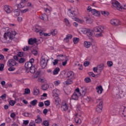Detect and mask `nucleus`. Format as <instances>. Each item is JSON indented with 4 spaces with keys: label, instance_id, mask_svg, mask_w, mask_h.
Masks as SVG:
<instances>
[{
    "label": "nucleus",
    "instance_id": "obj_1",
    "mask_svg": "<svg viewBox=\"0 0 126 126\" xmlns=\"http://www.w3.org/2000/svg\"><path fill=\"white\" fill-rule=\"evenodd\" d=\"M104 27L103 26H98L94 28L93 30L90 28L85 27L80 28L78 29V32L80 34H84L88 37H92L93 36V32L96 33L94 34L95 38H101L103 37L104 33Z\"/></svg>",
    "mask_w": 126,
    "mask_h": 126
},
{
    "label": "nucleus",
    "instance_id": "obj_2",
    "mask_svg": "<svg viewBox=\"0 0 126 126\" xmlns=\"http://www.w3.org/2000/svg\"><path fill=\"white\" fill-rule=\"evenodd\" d=\"M67 15L70 17H71L74 21L78 22V23H84L85 20L88 24H91L93 23V19L88 18L87 17H83L82 19L75 17L76 15H78V9L76 7H72L68 9L67 12Z\"/></svg>",
    "mask_w": 126,
    "mask_h": 126
},
{
    "label": "nucleus",
    "instance_id": "obj_3",
    "mask_svg": "<svg viewBox=\"0 0 126 126\" xmlns=\"http://www.w3.org/2000/svg\"><path fill=\"white\" fill-rule=\"evenodd\" d=\"M1 31L5 32L3 37L0 38V40L2 43H10L14 39L15 35H17V32L15 30H12L8 27L2 28Z\"/></svg>",
    "mask_w": 126,
    "mask_h": 126
},
{
    "label": "nucleus",
    "instance_id": "obj_4",
    "mask_svg": "<svg viewBox=\"0 0 126 126\" xmlns=\"http://www.w3.org/2000/svg\"><path fill=\"white\" fill-rule=\"evenodd\" d=\"M87 93V88L85 87H82L80 89L77 88L75 89V91L71 96L72 100L77 101L79 100L80 97L83 98Z\"/></svg>",
    "mask_w": 126,
    "mask_h": 126
},
{
    "label": "nucleus",
    "instance_id": "obj_5",
    "mask_svg": "<svg viewBox=\"0 0 126 126\" xmlns=\"http://www.w3.org/2000/svg\"><path fill=\"white\" fill-rule=\"evenodd\" d=\"M80 110L81 109L80 106L77 107L76 110L78 112L76 113L74 116V121L76 124H77V125H80V124H81V119L80 118H81L83 112Z\"/></svg>",
    "mask_w": 126,
    "mask_h": 126
},
{
    "label": "nucleus",
    "instance_id": "obj_6",
    "mask_svg": "<svg viewBox=\"0 0 126 126\" xmlns=\"http://www.w3.org/2000/svg\"><path fill=\"white\" fill-rule=\"evenodd\" d=\"M111 4L113 7L114 8H117L118 10L122 11V9L123 8V5H121V3L117 0H112L111 1Z\"/></svg>",
    "mask_w": 126,
    "mask_h": 126
},
{
    "label": "nucleus",
    "instance_id": "obj_7",
    "mask_svg": "<svg viewBox=\"0 0 126 126\" xmlns=\"http://www.w3.org/2000/svg\"><path fill=\"white\" fill-rule=\"evenodd\" d=\"M97 103H99L97 105L96 112L98 114H100L102 113V111H103V100H102V99L101 98H98L97 100Z\"/></svg>",
    "mask_w": 126,
    "mask_h": 126
},
{
    "label": "nucleus",
    "instance_id": "obj_8",
    "mask_svg": "<svg viewBox=\"0 0 126 126\" xmlns=\"http://www.w3.org/2000/svg\"><path fill=\"white\" fill-rule=\"evenodd\" d=\"M49 61V57L47 55H45L42 57L40 61V65L42 68H45L47 66V63Z\"/></svg>",
    "mask_w": 126,
    "mask_h": 126
},
{
    "label": "nucleus",
    "instance_id": "obj_9",
    "mask_svg": "<svg viewBox=\"0 0 126 126\" xmlns=\"http://www.w3.org/2000/svg\"><path fill=\"white\" fill-rule=\"evenodd\" d=\"M126 94V91L125 89H119L118 92L115 94V98H121L125 97Z\"/></svg>",
    "mask_w": 126,
    "mask_h": 126
},
{
    "label": "nucleus",
    "instance_id": "obj_10",
    "mask_svg": "<svg viewBox=\"0 0 126 126\" xmlns=\"http://www.w3.org/2000/svg\"><path fill=\"white\" fill-rule=\"evenodd\" d=\"M41 28H42L41 26L36 25L35 26L32 28V30L33 31H34V32H36V33H39V35L40 36H42V35H44V34H45V33H44L43 31L41 30Z\"/></svg>",
    "mask_w": 126,
    "mask_h": 126
},
{
    "label": "nucleus",
    "instance_id": "obj_11",
    "mask_svg": "<svg viewBox=\"0 0 126 126\" xmlns=\"http://www.w3.org/2000/svg\"><path fill=\"white\" fill-rule=\"evenodd\" d=\"M57 58L58 59H60L61 61H63V60H64L65 59V61L62 62V65L63 66H65V65L67 64V62H68V59L66 58V57L63 55H60L57 56Z\"/></svg>",
    "mask_w": 126,
    "mask_h": 126
},
{
    "label": "nucleus",
    "instance_id": "obj_12",
    "mask_svg": "<svg viewBox=\"0 0 126 126\" xmlns=\"http://www.w3.org/2000/svg\"><path fill=\"white\" fill-rule=\"evenodd\" d=\"M8 66H18V63L14 61L13 59H10L7 62Z\"/></svg>",
    "mask_w": 126,
    "mask_h": 126
},
{
    "label": "nucleus",
    "instance_id": "obj_13",
    "mask_svg": "<svg viewBox=\"0 0 126 126\" xmlns=\"http://www.w3.org/2000/svg\"><path fill=\"white\" fill-rule=\"evenodd\" d=\"M53 97H59L61 95V91L57 88H55L52 92Z\"/></svg>",
    "mask_w": 126,
    "mask_h": 126
},
{
    "label": "nucleus",
    "instance_id": "obj_14",
    "mask_svg": "<svg viewBox=\"0 0 126 126\" xmlns=\"http://www.w3.org/2000/svg\"><path fill=\"white\" fill-rule=\"evenodd\" d=\"M61 110L63 112L68 111V104L66 102H63L61 106Z\"/></svg>",
    "mask_w": 126,
    "mask_h": 126
},
{
    "label": "nucleus",
    "instance_id": "obj_15",
    "mask_svg": "<svg viewBox=\"0 0 126 126\" xmlns=\"http://www.w3.org/2000/svg\"><path fill=\"white\" fill-rule=\"evenodd\" d=\"M110 22L112 25L114 26H117V25H120V24H121V22L118 19H113L110 20Z\"/></svg>",
    "mask_w": 126,
    "mask_h": 126
},
{
    "label": "nucleus",
    "instance_id": "obj_16",
    "mask_svg": "<svg viewBox=\"0 0 126 126\" xmlns=\"http://www.w3.org/2000/svg\"><path fill=\"white\" fill-rule=\"evenodd\" d=\"M67 78H70L71 79H75V76H74V72L72 71H68L66 73Z\"/></svg>",
    "mask_w": 126,
    "mask_h": 126
},
{
    "label": "nucleus",
    "instance_id": "obj_17",
    "mask_svg": "<svg viewBox=\"0 0 126 126\" xmlns=\"http://www.w3.org/2000/svg\"><path fill=\"white\" fill-rule=\"evenodd\" d=\"M55 104L57 107H61V104L62 103V101L61 100V98H60V96H56L54 97Z\"/></svg>",
    "mask_w": 126,
    "mask_h": 126
},
{
    "label": "nucleus",
    "instance_id": "obj_18",
    "mask_svg": "<svg viewBox=\"0 0 126 126\" xmlns=\"http://www.w3.org/2000/svg\"><path fill=\"white\" fill-rule=\"evenodd\" d=\"M37 42H38V41H37V39L36 38H30L28 40V44L29 45H33V44H37V45L40 44V43H41V42H39L38 43H37Z\"/></svg>",
    "mask_w": 126,
    "mask_h": 126
},
{
    "label": "nucleus",
    "instance_id": "obj_19",
    "mask_svg": "<svg viewBox=\"0 0 126 126\" xmlns=\"http://www.w3.org/2000/svg\"><path fill=\"white\" fill-rule=\"evenodd\" d=\"M91 13L93 15H94V16H96V17H99V16L101 15V13L100 12V11L95 9H92Z\"/></svg>",
    "mask_w": 126,
    "mask_h": 126
},
{
    "label": "nucleus",
    "instance_id": "obj_20",
    "mask_svg": "<svg viewBox=\"0 0 126 126\" xmlns=\"http://www.w3.org/2000/svg\"><path fill=\"white\" fill-rule=\"evenodd\" d=\"M126 107H125L124 106H122L120 107V112H123V113H122V114H123L122 117H123V119L126 121V115H125V112H126Z\"/></svg>",
    "mask_w": 126,
    "mask_h": 126
},
{
    "label": "nucleus",
    "instance_id": "obj_21",
    "mask_svg": "<svg viewBox=\"0 0 126 126\" xmlns=\"http://www.w3.org/2000/svg\"><path fill=\"white\" fill-rule=\"evenodd\" d=\"M4 9L7 13H10L12 11V8L11 6L6 5L4 7Z\"/></svg>",
    "mask_w": 126,
    "mask_h": 126
},
{
    "label": "nucleus",
    "instance_id": "obj_22",
    "mask_svg": "<svg viewBox=\"0 0 126 126\" xmlns=\"http://www.w3.org/2000/svg\"><path fill=\"white\" fill-rule=\"evenodd\" d=\"M39 94H40L39 88L36 87H34L33 90V95H34V96H38Z\"/></svg>",
    "mask_w": 126,
    "mask_h": 126
},
{
    "label": "nucleus",
    "instance_id": "obj_23",
    "mask_svg": "<svg viewBox=\"0 0 126 126\" xmlns=\"http://www.w3.org/2000/svg\"><path fill=\"white\" fill-rule=\"evenodd\" d=\"M96 90L98 94H102L103 90V87H102V86H98L96 87Z\"/></svg>",
    "mask_w": 126,
    "mask_h": 126
},
{
    "label": "nucleus",
    "instance_id": "obj_24",
    "mask_svg": "<svg viewBox=\"0 0 126 126\" xmlns=\"http://www.w3.org/2000/svg\"><path fill=\"white\" fill-rule=\"evenodd\" d=\"M83 46L84 48L88 49L91 47V42L88 41H85L83 43Z\"/></svg>",
    "mask_w": 126,
    "mask_h": 126
},
{
    "label": "nucleus",
    "instance_id": "obj_25",
    "mask_svg": "<svg viewBox=\"0 0 126 126\" xmlns=\"http://www.w3.org/2000/svg\"><path fill=\"white\" fill-rule=\"evenodd\" d=\"M22 115L24 117H26V118H32L33 117L32 113L29 112H24Z\"/></svg>",
    "mask_w": 126,
    "mask_h": 126
},
{
    "label": "nucleus",
    "instance_id": "obj_26",
    "mask_svg": "<svg viewBox=\"0 0 126 126\" xmlns=\"http://www.w3.org/2000/svg\"><path fill=\"white\" fill-rule=\"evenodd\" d=\"M42 118H41V116L40 115H37V118L35 120V124H41L42 122Z\"/></svg>",
    "mask_w": 126,
    "mask_h": 126
},
{
    "label": "nucleus",
    "instance_id": "obj_27",
    "mask_svg": "<svg viewBox=\"0 0 126 126\" xmlns=\"http://www.w3.org/2000/svg\"><path fill=\"white\" fill-rule=\"evenodd\" d=\"M39 18H40V19L43 20L44 21H47V20H48L49 18L48 15H47V14H42L41 16L39 17Z\"/></svg>",
    "mask_w": 126,
    "mask_h": 126
},
{
    "label": "nucleus",
    "instance_id": "obj_28",
    "mask_svg": "<svg viewBox=\"0 0 126 126\" xmlns=\"http://www.w3.org/2000/svg\"><path fill=\"white\" fill-rule=\"evenodd\" d=\"M32 64H31V63L27 62L25 63V67H26V68H27V69L28 70V69H30V68L32 67Z\"/></svg>",
    "mask_w": 126,
    "mask_h": 126
},
{
    "label": "nucleus",
    "instance_id": "obj_29",
    "mask_svg": "<svg viewBox=\"0 0 126 126\" xmlns=\"http://www.w3.org/2000/svg\"><path fill=\"white\" fill-rule=\"evenodd\" d=\"M60 70L61 69L59 67H56L55 68L54 70L53 71V75H57V74H59V72H60Z\"/></svg>",
    "mask_w": 126,
    "mask_h": 126
},
{
    "label": "nucleus",
    "instance_id": "obj_30",
    "mask_svg": "<svg viewBox=\"0 0 126 126\" xmlns=\"http://www.w3.org/2000/svg\"><path fill=\"white\" fill-rule=\"evenodd\" d=\"M17 8H23V7H25V4L24 2H21L19 4H17Z\"/></svg>",
    "mask_w": 126,
    "mask_h": 126
},
{
    "label": "nucleus",
    "instance_id": "obj_31",
    "mask_svg": "<svg viewBox=\"0 0 126 126\" xmlns=\"http://www.w3.org/2000/svg\"><path fill=\"white\" fill-rule=\"evenodd\" d=\"M73 80H74V79L68 78V79L65 81V83L68 85H69V84H72V83H73Z\"/></svg>",
    "mask_w": 126,
    "mask_h": 126
},
{
    "label": "nucleus",
    "instance_id": "obj_32",
    "mask_svg": "<svg viewBox=\"0 0 126 126\" xmlns=\"http://www.w3.org/2000/svg\"><path fill=\"white\" fill-rule=\"evenodd\" d=\"M15 16H19L20 15V11L18 9H16L14 10Z\"/></svg>",
    "mask_w": 126,
    "mask_h": 126
},
{
    "label": "nucleus",
    "instance_id": "obj_33",
    "mask_svg": "<svg viewBox=\"0 0 126 126\" xmlns=\"http://www.w3.org/2000/svg\"><path fill=\"white\" fill-rule=\"evenodd\" d=\"M104 64L101 63L98 65H97V68H98V70H99V71L100 72H101L102 71V70H103V68H104Z\"/></svg>",
    "mask_w": 126,
    "mask_h": 126
},
{
    "label": "nucleus",
    "instance_id": "obj_34",
    "mask_svg": "<svg viewBox=\"0 0 126 126\" xmlns=\"http://www.w3.org/2000/svg\"><path fill=\"white\" fill-rule=\"evenodd\" d=\"M41 125L43 126H50V122L48 120H45L42 122Z\"/></svg>",
    "mask_w": 126,
    "mask_h": 126
},
{
    "label": "nucleus",
    "instance_id": "obj_35",
    "mask_svg": "<svg viewBox=\"0 0 126 126\" xmlns=\"http://www.w3.org/2000/svg\"><path fill=\"white\" fill-rule=\"evenodd\" d=\"M64 22L66 26H67V27H70V23L69 22L68 19L65 18L64 19Z\"/></svg>",
    "mask_w": 126,
    "mask_h": 126
},
{
    "label": "nucleus",
    "instance_id": "obj_36",
    "mask_svg": "<svg viewBox=\"0 0 126 126\" xmlns=\"http://www.w3.org/2000/svg\"><path fill=\"white\" fill-rule=\"evenodd\" d=\"M51 35H52V36H55V35H57L58 34V30H52L51 31Z\"/></svg>",
    "mask_w": 126,
    "mask_h": 126
},
{
    "label": "nucleus",
    "instance_id": "obj_37",
    "mask_svg": "<svg viewBox=\"0 0 126 126\" xmlns=\"http://www.w3.org/2000/svg\"><path fill=\"white\" fill-rule=\"evenodd\" d=\"M79 40H80L79 38L74 37L73 38V42L75 44H78V42H79Z\"/></svg>",
    "mask_w": 126,
    "mask_h": 126
},
{
    "label": "nucleus",
    "instance_id": "obj_38",
    "mask_svg": "<svg viewBox=\"0 0 126 126\" xmlns=\"http://www.w3.org/2000/svg\"><path fill=\"white\" fill-rule=\"evenodd\" d=\"M46 6H47V8H45L46 12H51V11H52V7H50L48 5H46Z\"/></svg>",
    "mask_w": 126,
    "mask_h": 126
},
{
    "label": "nucleus",
    "instance_id": "obj_39",
    "mask_svg": "<svg viewBox=\"0 0 126 126\" xmlns=\"http://www.w3.org/2000/svg\"><path fill=\"white\" fill-rule=\"evenodd\" d=\"M49 88V86H48V85L47 84H44V85H43L42 86H41V89L42 90H47V89H48Z\"/></svg>",
    "mask_w": 126,
    "mask_h": 126
},
{
    "label": "nucleus",
    "instance_id": "obj_40",
    "mask_svg": "<svg viewBox=\"0 0 126 126\" xmlns=\"http://www.w3.org/2000/svg\"><path fill=\"white\" fill-rule=\"evenodd\" d=\"M55 86L57 87V86H59V85H60L61 84V81L60 80H56L55 81L53 82Z\"/></svg>",
    "mask_w": 126,
    "mask_h": 126
},
{
    "label": "nucleus",
    "instance_id": "obj_41",
    "mask_svg": "<svg viewBox=\"0 0 126 126\" xmlns=\"http://www.w3.org/2000/svg\"><path fill=\"white\" fill-rule=\"evenodd\" d=\"M37 99H34L31 101L30 104L32 105V106H36L37 105Z\"/></svg>",
    "mask_w": 126,
    "mask_h": 126
},
{
    "label": "nucleus",
    "instance_id": "obj_42",
    "mask_svg": "<svg viewBox=\"0 0 126 126\" xmlns=\"http://www.w3.org/2000/svg\"><path fill=\"white\" fill-rule=\"evenodd\" d=\"M99 121H100V120L99 119V118L97 117L96 118H94L93 120V124H98V123H99Z\"/></svg>",
    "mask_w": 126,
    "mask_h": 126
},
{
    "label": "nucleus",
    "instance_id": "obj_43",
    "mask_svg": "<svg viewBox=\"0 0 126 126\" xmlns=\"http://www.w3.org/2000/svg\"><path fill=\"white\" fill-rule=\"evenodd\" d=\"M101 13L102 15H104V16H108V15H109V14L108 12L106 11H101Z\"/></svg>",
    "mask_w": 126,
    "mask_h": 126
},
{
    "label": "nucleus",
    "instance_id": "obj_44",
    "mask_svg": "<svg viewBox=\"0 0 126 126\" xmlns=\"http://www.w3.org/2000/svg\"><path fill=\"white\" fill-rule=\"evenodd\" d=\"M10 116L13 120H15V118L16 117V114L14 112L11 113L10 114Z\"/></svg>",
    "mask_w": 126,
    "mask_h": 126
},
{
    "label": "nucleus",
    "instance_id": "obj_45",
    "mask_svg": "<svg viewBox=\"0 0 126 126\" xmlns=\"http://www.w3.org/2000/svg\"><path fill=\"white\" fill-rule=\"evenodd\" d=\"M32 53L34 56H37V55H38V50L32 49Z\"/></svg>",
    "mask_w": 126,
    "mask_h": 126
},
{
    "label": "nucleus",
    "instance_id": "obj_46",
    "mask_svg": "<svg viewBox=\"0 0 126 126\" xmlns=\"http://www.w3.org/2000/svg\"><path fill=\"white\" fill-rule=\"evenodd\" d=\"M31 91H30V89L28 88H26L25 90V93L24 94H30Z\"/></svg>",
    "mask_w": 126,
    "mask_h": 126
},
{
    "label": "nucleus",
    "instance_id": "obj_47",
    "mask_svg": "<svg viewBox=\"0 0 126 126\" xmlns=\"http://www.w3.org/2000/svg\"><path fill=\"white\" fill-rule=\"evenodd\" d=\"M29 69H30V72H31V73H34V72H35V67L32 66V67L30 68Z\"/></svg>",
    "mask_w": 126,
    "mask_h": 126
},
{
    "label": "nucleus",
    "instance_id": "obj_48",
    "mask_svg": "<svg viewBox=\"0 0 126 126\" xmlns=\"http://www.w3.org/2000/svg\"><path fill=\"white\" fill-rule=\"evenodd\" d=\"M9 104L10 105V106H14L15 105V103H16V102H15V101L13 100H11L9 101Z\"/></svg>",
    "mask_w": 126,
    "mask_h": 126
},
{
    "label": "nucleus",
    "instance_id": "obj_49",
    "mask_svg": "<svg viewBox=\"0 0 126 126\" xmlns=\"http://www.w3.org/2000/svg\"><path fill=\"white\" fill-rule=\"evenodd\" d=\"M84 81L86 82V83H89V82H91V79L89 77H87L85 78Z\"/></svg>",
    "mask_w": 126,
    "mask_h": 126
},
{
    "label": "nucleus",
    "instance_id": "obj_50",
    "mask_svg": "<svg viewBox=\"0 0 126 126\" xmlns=\"http://www.w3.org/2000/svg\"><path fill=\"white\" fill-rule=\"evenodd\" d=\"M52 63L53 64V65H57V63H59V60L58 59H55L53 61V62H52Z\"/></svg>",
    "mask_w": 126,
    "mask_h": 126
},
{
    "label": "nucleus",
    "instance_id": "obj_51",
    "mask_svg": "<svg viewBox=\"0 0 126 126\" xmlns=\"http://www.w3.org/2000/svg\"><path fill=\"white\" fill-rule=\"evenodd\" d=\"M107 64L109 67H111V66H113V62L112 61H108L107 62Z\"/></svg>",
    "mask_w": 126,
    "mask_h": 126
},
{
    "label": "nucleus",
    "instance_id": "obj_52",
    "mask_svg": "<svg viewBox=\"0 0 126 126\" xmlns=\"http://www.w3.org/2000/svg\"><path fill=\"white\" fill-rule=\"evenodd\" d=\"M89 64H90V62L89 61H85L84 63V66H88V65H89Z\"/></svg>",
    "mask_w": 126,
    "mask_h": 126
},
{
    "label": "nucleus",
    "instance_id": "obj_53",
    "mask_svg": "<svg viewBox=\"0 0 126 126\" xmlns=\"http://www.w3.org/2000/svg\"><path fill=\"white\" fill-rule=\"evenodd\" d=\"M93 9H92V8H91V6H88L87 7V11H88V12H92V10Z\"/></svg>",
    "mask_w": 126,
    "mask_h": 126
},
{
    "label": "nucleus",
    "instance_id": "obj_54",
    "mask_svg": "<svg viewBox=\"0 0 126 126\" xmlns=\"http://www.w3.org/2000/svg\"><path fill=\"white\" fill-rule=\"evenodd\" d=\"M93 50L94 53H97V52H98V48L96 46H93Z\"/></svg>",
    "mask_w": 126,
    "mask_h": 126
},
{
    "label": "nucleus",
    "instance_id": "obj_55",
    "mask_svg": "<svg viewBox=\"0 0 126 126\" xmlns=\"http://www.w3.org/2000/svg\"><path fill=\"white\" fill-rule=\"evenodd\" d=\"M51 104V102H50V101L49 100H46L45 102H44V105L45 106H50V104Z\"/></svg>",
    "mask_w": 126,
    "mask_h": 126
},
{
    "label": "nucleus",
    "instance_id": "obj_56",
    "mask_svg": "<svg viewBox=\"0 0 126 126\" xmlns=\"http://www.w3.org/2000/svg\"><path fill=\"white\" fill-rule=\"evenodd\" d=\"M8 70H9V71H14L15 70V68L10 66L8 68Z\"/></svg>",
    "mask_w": 126,
    "mask_h": 126
},
{
    "label": "nucleus",
    "instance_id": "obj_57",
    "mask_svg": "<svg viewBox=\"0 0 126 126\" xmlns=\"http://www.w3.org/2000/svg\"><path fill=\"white\" fill-rule=\"evenodd\" d=\"M78 66H79V70H82V69H83V66H82V64L79 63L78 64Z\"/></svg>",
    "mask_w": 126,
    "mask_h": 126
},
{
    "label": "nucleus",
    "instance_id": "obj_58",
    "mask_svg": "<svg viewBox=\"0 0 126 126\" xmlns=\"http://www.w3.org/2000/svg\"><path fill=\"white\" fill-rule=\"evenodd\" d=\"M16 26V24H9V27L10 28H14Z\"/></svg>",
    "mask_w": 126,
    "mask_h": 126
},
{
    "label": "nucleus",
    "instance_id": "obj_59",
    "mask_svg": "<svg viewBox=\"0 0 126 126\" xmlns=\"http://www.w3.org/2000/svg\"><path fill=\"white\" fill-rule=\"evenodd\" d=\"M66 38L68 40H70V39H71V38H72V35H71V34H67L66 35Z\"/></svg>",
    "mask_w": 126,
    "mask_h": 126
},
{
    "label": "nucleus",
    "instance_id": "obj_60",
    "mask_svg": "<svg viewBox=\"0 0 126 126\" xmlns=\"http://www.w3.org/2000/svg\"><path fill=\"white\" fill-rule=\"evenodd\" d=\"M24 62H25V59L24 58H21L19 60V63H23Z\"/></svg>",
    "mask_w": 126,
    "mask_h": 126
},
{
    "label": "nucleus",
    "instance_id": "obj_61",
    "mask_svg": "<svg viewBox=\"0 0 126 126\" xmlns=\"http://www.w3.org/2000/svg\"><path fill=\"white\" fill-rule=\"evenodd\" d=\"M29 50V46H24V47L23 48V50L25 52H26V51H28Z\"/></svg>",
    "mask_w": 126,
    "mask_h": 126
},
{
    "label": "nucleus",
    "instance_id": "obj_62",
    "mask_svg": "<svg viewBox=\"0 0 126 126\" xmlns=\"http://www.w3.org/2000/svg\"><path fill=\"white\" fill-rule=\"evenodd\" d=\"M29 126H36V124L34 122H31L29 124Z\"/></svg>",
    "mask_w": 126,
    "mask_h": 126
},
{
    "label": "nucleus",
    "instance_id": "obj_63",
    "mask_svg": "<svg viewBox=\"0 0 126 126\" xmlns=\"http://www.w3.org/2000/svg\"><path fill=\"white\" fill-rule=\"evenodd\" d=\"M38 106H39L40 108H42V107H44V102H39Z\"/></svg>",
    "mask_w": 126,
    "mask_h": 126
},
{
    "label": "nucleus",
    "instance_id": "obj_64",
    "mask_svg": "<svg viewBox=\"0 0 126 126\" xmlns=\"http://www.w3.org/2000/svg\"><path fill=\"white\" fill-rule=\"evenodd\" d=\"M24 55V54H23V52H20L18 53V57H23Z\"/></svg>",
    "mask_w": 126,
    "mask_h": 126
}]
</instances>
